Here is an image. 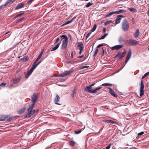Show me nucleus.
<instances>
[{
    "label": "nucleus",
    "instance_id": "29",
    "mask_svg": "<svg viewBox=\"0 0 149 149\" xmlns=\"http://www.w3.org/2000/svg\"><path fill=\"white\" fill-rule=\"evenodd\" d=\"M61 43V42L58 43L56 46H55V47H54L52 48V50H51V51H54L55 50H56L59 47Z\"/></svg>",
    "mask_w": 149,
    "mask_h": 149
},
{
    "label": "nucleus",
    "instance_id": "9",
    "mask_svg": "<svg viewBox=\"0 0 149 149\" xmlns=\"http://www.w3.org/2000/svg\"><path fill=\"white\" fill-rule=\"evenodd\" d=\"M77 90L76 87H75L74 90L70 93V99L71 100H73L74 99L75 95L76 93Z\"/></svg>",
    "mask_w": 149,
    "mask_h": 149
},
{
    "label": "nucleus",
    "instance_id": "33",
    "mask_svg": "<svg viewBox=\"0 0 149 149\" xmlns=\"http://www.w3.org/2000/svg\"><path fill=\"white\" fill-rule=\"evenodd\" d=\"M75 144V142L73 141H71L70 142V144L71 146H74Z\"/></svg>",
    "mask_w": 149,
    "mask_h": 149
},
{
    "label": "nucleus",
    "instance_id": "53",
    "mask_svg": "<svg viewBox=\"0 0 149 149\" xmlns=\"http://www.w3.org/2000/svg\"><path fill=\"white\" fill-rule=\"evenodd\" d=\"M119 41L120 42H122L123 41V38H120L119 39Z\"/></svg>",
    "mask_w": 149,
    "mask_h": 149
},
{
    "label": "nucleus",
    "instance_id": "44",
    "mask_svg": "<svg viewBox=\"0 0 149 149\" xmlns=\"http://www.w3.org/2000/svg\"><path fill=\"white\" fill-rule=\"evenodd\" d=\"M6 83H2L0 84V86L1 87H3L6 85Z\"/></svg>",
    "mask_w": 149,
    "mask_h": 149
},
{
    "label": "nucleus",
    "instance_id": "54",
    "mask_svg": "<svg viewBox=\"0 0 149 149\" xmlns=\"http://www.w3.org/2000/svg\"><path fill=\"white\" fill-rule=\"evenodd\" d=\"M8 4L7 3V2H6L5 4H4V5H3V7L4 6V7L3 8H4Z\"/></svg>",
    "mask_w": 149,
    "mask_h": 149
},
{
    "label": "nucleus",
    "instance_id": "60",
    "mask_svg": "<svg viewBox=\"0 0 149 149\" xmlns=\"http://www.w3.org/2000/svg\"><path fill=\"white\" fill-rule=\"evenodd\" d=\"M146 75H145V74L142 77V79H143L146 77Z\"/></svg>",
    "mask_w": 149,
    "mask_h": 149
},
{
    "label": "nucleus",
    "instance_id": "5",
    "mask_svg": "<svg viewBox=\"0 0 149 149\" xmlns=\"http://www.w3.org/2000/svg\"><path fill=\"white\" fill-rule=\"evenodd\" d=\"M74 70L72 69L68 71H65L64 72L58 74L56 76L57 77H64L73 72Z\"/></svg>",
    "mask_w": 149,
    "mask_h": 149
},
{
    "label": "nucleus",
    "instance_id": "42",
    "mask_svg": "<svg viewBox=\"0 0 149 149\" xmlns=\"http://www.w3.org/2000/svg\"><path fill=\"white\" fill-rule=\"evenodd\" d=\"M112 145V144L111 143L109 144L105 148L106 149H109L111 148V146Z\"/></svg>",
    "mask_w": 149,
    "mask_h": 149
},
{
    "label": "nucleus",
    "instance_id": "46",
    "mask_svg": "<svg viewBox=\"0 0 149 149\" xmlns=\"http://www.w3.org/2000/svg\"><path fill=\"white\" fill-rule=\"evenodd\" d=\"M91 32H90L88 33L86 36V39L87 38H88L89 36L91 34Z\"/></svg>",
    "mask_w": 149,
    "mask_h": 149
},
{
    "label": "nucleus",
    "instance_id": "31",
    "mask_svg": "<svg viewBox=\"0 0 149 149\" xmlns=\"http://www.w3.org/2000/svg\"><path fill=\"white\" fill-rule=\"evenodd\" d=\"M126 12V11L124 10H120L115 11V12H116V13L117 14H120L122 13H124L125 12Z\"/></svg>",
    "mask_w": 149,
    "mask_h": 149
},
{
    "label": "nucleus",
    "instance_id": "36",
    "mask_svg": "<svg viewBox=\"0 0 149 149\" xmlns=\"http://www.w3.org/2000/svg\"><path fill=\"white\" fill-rule=\"evenodd\" d=\"M112 22V21H107L105 23H104V25L105 26L107 25L108 24H110Z\"/></svg>",
    "mask_w": 149,
    "mask_h": 149
},
{
    "label": "nucleus",
    "instance_id": "56",
    "mask_svg": "<svg viewBox=\"0 0 149 149\" xmlns=\"http://www.w3.org/2000/svg\"><path fill=\"white\" fill-rule=\"evenodd\" d=\"M106 31V28H104L103 29V32L104 33Z\"/></svg>",
    "mask_w": 149,
    "mask_h": 149
},
{
    "label": "nucleus",
    "instance_id": "23",
    "mask_svg": "<svg viewBox=\"0 0 149 149\" xmlns=\"http://www.w3.org/2000/svg\"><path fill=\"white\" fill-rule=\"evenodd\" d=\"M140 32L139 30L137 29L135 31L134 33V36L135 38L138 37L139 35Z\"/></svg>",
    "mask_w": 149,
    "mask_h": 149
},
{
    "label": "nucleus",
    "instance_id": "10",
    "mask_svg": "<svg viewBox=\"0 0 149 149\" xmlns=\"http://www.w3.org/2000/svg\"><path fill=\"white\" fill-rule=\"evenodd\" d=\"M38 98V96L36 94H33L32 96V101L33 102L32 104H34V105Z\"/></svg>",
    "mask_w": 149,
    "mask_h": 149
},
{
    "label": "nucleus",
    "instance_id": "57",
    "mask_svg": "<svg viewBox=\"0 0 149 149\" xmlns=\"http://www.w3.org/2000/svg\"><path fill=\"white\" fill-rule=\"evenodd\" d=\"M71 58H72L73 57V52L72 51L71 53Z\"/></svg>",
    "mask_w": 149,
    "mask_h": 149
},
{
    "label": "nucleus",
    "instance_id": "63",
    "mask_svg": "<svg viewBox=\"0 0 149 149\" xmlns=\"http://www.w3.org/2000/svg\"><path fill=\"white\" fill-rule=\"evenodd\" d=\"M147 14L149 16V8L148 9V11L147 12Z\"/></svg>",
    "mask_w": 149,
    "mask_h": 149
},
{
    "label": "nucleus",
    "instance_id": "17",
    "mask_svg": "<svg viewBox=\"0 0 149 149\" xmlns=\"http://www.w3.org/2000/svg\"><path fill=\"white\" fill-rule=\"evenodd\" d=\"M77 47L79 50H83L84 47L83 43L81 42H79L78 44Z\"/></svg>",
    "mask_w": 149,
    "mask_h": 149
},
{
    "label": "nucleus",
    "instance_id": "15",
    "mask_svg": "<svg viewBox=\"0 0 149 149\" xmlns=\"http://www.w3.org/2000/svg\"><path fill=\"white\" fill-rule=\"evenodd\" d=\"M29 58L27 56H25L20 59V61L23 62H26L29 60Z\"/></svg>",
    "mask_w": 149,
    "mask_h": 149
},
{
    "label": "nucleus",
    "instance_id": "2",
    "mask_svg": "<svg viewBox=\"0 0 149 149\" xmlns=\"http://www.w3.org/2000/svg\"><path fill=\"white\" fill-rule=\"evenodd\" d=\"M61 38H63L61 39L62 45L61 49H64L66 48L67 46L68 43V38L67 36L65 35H63L61 36Z\"/></svg>",
    "mask_w": 149,
    "mask_h": 149
},
{
    "label": "nucleus",
    "instance_id": "4",
    "mask_svg": "<svg viewBox=\"0 0 149 149\" xmlns=\"http://www.w3.org/2000/svg\"><path fill=\"white\" fill-rule=\"evenodd\" d=\"M129 27L128 22L126 19L124 20L122 24V29L125 31H127Z\"/></svg>",
    "mask_w": 149,
    "mask_h": 149
},
{
    "label": "nucleus",
    "instance_id": "22",
    "mask_svg": "<svg viewBox=\"0 0 149 149\" xmlns=\"http://www.w3.org/2000/svg\"><path fill=\"white\" fill-rule=\"evenodd\" d=\"M43 51L44 49H43L37 57V59L35 60V61L37 62L38 61L40 58L43 54Z\"/></svg>",
    "mask_w": 149,
    "mask_h": 149
},
{
    "label": "nucleus",
    "instance_id": "35",
    "mask_svg": "<svg viewBox=\"0 0 149 149\" xmlns=\"http://www.w3.org/2000/svg\"><path fill=\"white\" fill-rule=\"evenodd\" d=\"M7 118V121L8 122H10L13 119V117H8V118Z\"/></svg>",
    "mask_w": 149,
    "mask_h": 149
},
{
    "label": "nucleus",
    "instance_id": "7",
    "mask_svg": "<svg viewBox=\"0 0 149 149\" xmlns=\"http://www.w3.org/2000/svg\"><path fill=\"white\" fill-rule=\"evenodd\" d=\"M144 85L143 83V80L142 79L141 80V87L140 90V96L141 97L144 94Z\"/></svg>",
    "mask_w": 149,
    "mask_h": 149
},
{
    "label": "nucleus",
    "instance_id": "25",
    "mask_svg": "<svg viewBox=\"0 0 149 149\" xmlns=\"http://www.w3.org/2000/svg\"><path fill=\"white\" fill-rule=\"evenodd\" d=\"M128 10L131 12L136 13L137 12V10L133 8H128Z\"/></svg>",
    "mask_w": 149,
    "mask_h": 149
},
{
    "label": "nucleus",
    "instance_id": "8",
    "mask_svg": "<svg viewBox=\"0 0 149 149\" xmlns=\"http://www.w3.org/2000/svg\"><path fill=\"white\" fill-rule=\"evenodd\" d=\"M125 51L124 50V52L123 53H121L120 52H119L117 54H116L114 58L118 57V58L120 59L123 58L125 56Z\"/></svg>",
    "mask_w": 149,
    "mask_h": 149
},
{
    "label": "nucleus",
    "instance_id": "34",
    "mask_svg": "<svg viewBox=\"0 0 149 149\" xmlns=\"http://www.w3.org/2000/svg\"><path fill=\"white\" fill-rule=\"evenodd\" d=\"M108 35L107 33H105L103 36H102L101 38H99V40L103 39Z\"/></svg>",
    "mask_w": 149,
    "mask_h": 149
},
{
    "label": "nucleus",
    "instance_id": "12",
    "mask_svg": "<svg viewBox=\"0 0 149 149\" xmlns=\"http://www.w3.org/2000/svg\"><path fill=\"white\" fill-rule=\"evenodd\" d=\"M124 17L121 15H118L115 20V24H117L120 23V21L122 17Z\"/></svg>",
    "mask_w": 149,
    "mask_h": 149
},
{
    "label": "nucleus",
    "instance_id": "32",
    "mask_svg": "<svg viewBox=\"0 0 149 149\" xmlns=\"http://www.w3.org/2000/svg\"><path fill=\"white\" fill-rule=\"evenodd\" d=\"M112 84H109L108 83H104L102 84L101 86H111Z\"/></svg>",
    "mask_w": 149,
    "mask_h": 149
},
{
    "label": "nucleus",
    "instance_id": "45",
    "mask_svg": "<svg viewBox=\"0 0 149 149\" xmlns=\"http://www.w3.org/2000/svg\"><path fill=\"white\" fill-rule=\"evenodd\" d=\"M144 134L143 132H142L138 134V136H141Z\"/></svg>",
    "mask_w": 149,
    "mask_h": 149
},
{
    "label": "nucleus",
    "instance_id": "14",
    "mask_svg": "<svg viewBox=\"0 0 149 149\" xmlns=\"http://www.w3.org/2000/svg\"><path fill=\"white\" fill-rule=\"evenodd\" d=\"M107 88L109 90V92L112 96L116 97H117L118 95L115 94L114 91L111 88L108 87Z\"/></svg>",
    "mask_w": 149,
    "mask_h": 149
},
{
    "label": "nucleus",
    "instance_id": "59",
    "mask_svg": "<svg viewBox=\"0 0 149 149\" xmlns=\"http://www.w3.org/2000/svg\"><path fill=\"white\" fill-rule=\"evenodd\" d=\"M32 2H31V1L30 0H29L28 1V2H27V3L29 4L30 3H31Z\"/></svg>",
    "mask_w": 149,
    "mask_h": 149
},
{
    "label": "nucleus",
    "instance_id": "64",
    "mask_svg": "<svg viewBox=\"0 0 149 149\" xmlns=\"http://www.w3.org/2000/svg\"><path fill=\"white\" fill-rule=\"evenodd\" d=\"M145 74V75H146V76L148 75L149 74V72L146 73Z\"/></svg>",
    "mask_w": 149,
    "mask_h": 149
},
{
    "label": "nucleus",
    "instance_id": "3",
    "mask_svg": "<svg viewBox=\"0 0 149 149\" xmlns=\"http://www.w3.org/2000/svg\"><path fill=\"white\" fill-rule=\"evenodd\" d=\"M21 79V77L19 75L18 77L15 76V78L12 79L10 82H12V84L10 86V87H15L14 85L19 83Z\"/></svg>",
    "mask_w": 149,
    "mask_h": 149
},
{
    "label": "nucleus",
    "instance_id": "48",
    "mask_svg": "<svg viewBox=\"0 0 149 149\" xmlns=\"http://www.w3.org/2000/svg\"><path fill=\"white\" fill-rule=\"evenodd\" d=\"M24 17H22L20 18V19H19L18 21H17V22H19L22 21L23 19H24Z\"/></svg>",
    "mask_w": 149,
    "mask_h": 149
},
{
    "label": "nucleus",
    "instance_id": "49",
    "mask_svg": "<svg viewBox=\"0 0 149 149\" xmlns=\"http://www.w3.org/2000/svg\"><path fill=\"white\" fill-rule=\"evenodd\" d=\"M131 20L132 22V24H134L135 22V20L134 18L133 17L131 19Z\"/></svg>",
    "mask_w": 149,
    "mask_h": 149
},
{
    "label": "nucleus",
    "instance_id": "13",
    "mask_svg": "<svg viewBox=\"0 0 149 149\" xmlns=\"http://www.w3.org/2000/svg\"><path fill=\"white\" fill-rule=\"evenodd\" d=\"M95 83H93L92 84L89 85L88 86H86L84 88V90L86 92H88L89 91L91 90L92 89V88L93 86H94L95 84Z\"/></svg>",
    "mask_w": 149,
    "mask_h": 149
},
{
    "label": "nucleus",
    "instance_id": "1",
    "mask_svg": "<svg viewBox=\"0 0 149 149\" xmlns=\"http://www.w3.org/2000/svg\"><path fill=\"white\" fill-rule=\"evenodd\" d=\"M34 104H32L30 106L28 109V113L26 114L24 116V118H28L32 116L36 112L35 110H33V106Z\"/></svg>",
    "mask_w": 149,
    "mask_h": 149
},
{
    "label": "nucleus",
    "instance_id": "6",
    "mask_svg": "<svg viewBox=\"0 0 149 149\" xmlns=\"http://www.w3.org/2000/svg\"><path fill=\"white\" fill-rule=\"evenodd\" d=\"M126 43L129 45L135 46L139 44V42L136 40L132 39H129L127 40Z\"/></svg>",
    "mask_w": 149,
    "mask_h": 149
},
{
    "label": "nucleus",
    "instance_id": "61",
    "mask_svg": "<svg viewBox=\"0 0 149 149\" xmlns=\"http://www.w3.org/2000/svg\"><path fill=\"white\" fill-rule=\"evenodd\" d=\"M80 50V52H79V54H81V53H82V51L83 50Z\"/></svg>",
    "mask_w": 149,
    "mask_h": 149
},
{
    "label": "nucleus",
    "instance_id": "62",
    "mask_svg": "<svg viewBox=\"0 0 149 149\" xmlns=\"http://www.w3.org/2000/svg\"><path fill=\"white\" fill-rule=\"evenodd\" d=\"M41 62V61H40L39 62H38L37 63H36V64L38 66V65L40 64V63Z\"/></svg>",
    "mask_w": 149,
    "mask_h": 149
},
{
    "label": "nucleus",
    "instance_id": "21",
    "mask_svg": "<svg viewBox=\"0 0 149 149\" xmlns=\"http://www.w3.org/2000/svg\"><path fill=\"white\" fill-rule=\"evenodd\" d=\"M36 62L34 61L33 64H32L31 66V68L30 69V70L31 71L33 72L34 70L36 68L37 66L36 64Z\"/></svg>",
    "mask_w": 149,
    "mask_h": 149
},
{
    "label": "nucleus",
    "instance_id": "50",
    "mask_svg": "<svg viewBox=\"0 0 149 149\" xmlns=\"http://www.w3.org/2000/svg\"><path fill=\"white\" fill-rule=\"evenodd\" d=\"M59 38H57L54 44H56L59 41Z\"/></svg>",
    "mask_w": 149,
    "mask_h": 149
},
{
    "label": "nucleus",
    "instance_id": "20",
    "mask_svg": "<svg viewBox=\"0 0 149 149\" xmlns=\"http://www.w3.org/2000/svg\"><path fill=\"white\" fill-rule=\"evenodd\" d=\"M24 5L23 3H21L20 4L18 5L15 8V10H18L24 7Z\"/></svg>",
    "mask_w": 149,
    "mask_h": 149
},
{
    "label": "nucleus",
    "instance_id": "43",
    "mask_svg": "<svg viewBox=\"0 0 149 149\" xmlns=\"http://www.w3.org/2000/svg\"><path fill=\"white\" fill-rule=\"evenodd\" d=\"M81 132V130H79L78 131H75L74 132L76 134H78L80 133Z\"/></svg>",
    "mask_w": 149,
    "mask_h": 149
},
{
    "label": "nucleus",
    "instance_id": "24",
    "mask_svg": "<svg viewBox=\"0 0 149 149\" xmlns=\"http://www.w3.org/2000/svg\"><path fill=\"white\" fill-rule=\"evenodd\" d=\"M32 72H33L31 71L30 70L29 71H28L27 73L25 74V79H27L31 75Z\"/></svg>",
    "mask_w": 149,
    "mask_h": 149
},
{
    "label": "nucleus",
    "instance_id": "38",
    "mask_svg": "<svg viewBox=\"0 0 149 149\" xmlns=\"http://www.w3.org/2000/svg\"><path fill=\"white\" fill-rule=\"evenodd\" d=\"M106 122L108 123H115L114 121L112 120H106Z\"/></svg>",
    "mask_w": 149,
    "mask_h": 149
},
{
    "label": "nucleus",
    "instance_id": "26",
    "mask_svg": "<svg viewBox=\"0 0 149 149\" xmlns=\"http://www.w3.org/2000/svg\"><path fill=\"white\" fill-rule=\"evenodd\" d=\"M74 19V18H72L70 21H68L66 22H65L63 24L61 25L62 26H65L67 24H68L70 23H71L72 21H73Z\"/></svg>",
    "mask_w": 149,
    "mask_h": 149
},
{
    "label": "nucleus",
    "instance_id": "39",
    "mask_svg": "<svg viewBox=\"0 0 149 149\" xmlns=\"http://www.w3.org/2000/svg\"><path fill=\"white\" fill-rule=\"evenodd\" d=\"M89 67V66H81L80 67V69H82L85 68H87Z\"/></svg>",
    "mask_w": 149,
    "mask_h": 149
},
{
    "label": "nucleus",
    "instance_id": "55",
    "mask_svg": "<svg viewBox=\"0 0 149 149\" xmlns=\"http://www.w3.org/2000/svg\"><path fill=\"white\" fill-rule=\"evenodd\" d=\"M129 59H129V58H128H128H126V60H125V63H127V62H128V61H129Z\"/></svg>",
    "mask_w": 149,
    "mask_h": 149
},
{
    "label": "nucleus",
    "instance_id": "40",
    "mask_svg": "<svg viewBox=\"0 0 149 149\" xmlns=\"http://www.w3.org/2000/svg\"><path fill=\"white\" fill-rule=\"evenodd\" d=\"M93 3L90 2L88 3L86 6V7L88 8L91 6L93 4Z\"/></svg>",
    "mask_w": 149,
    "mask_h": 149
},
{
    "label": "nucleus",
    "instance_id": "16",
    "mask_svg": "<svg viewBox=\"0 0 149 149\" xmlns=\"http://www.w3.org/2000/svg\"><path fill=\"white\" fill-rule=\"evenodd\" d=\"M60 97L58 95L56 96V97L54 99V103L56 104L60 105L61 104L58 103V102L59 101Z\"/></svg>",
    "mask_w": 149,
    "mask_h": 149
},
{
    "label": "nucleus",
    "instance_id": "51",
    "mask_svg": "<svg viewBox=\"0 0 149 149\" xmlns=\"http://www.w3.org/2000/svg\"><path fill=\"white\" fill-rule=\"evenodd\" d=\"M7 2L8 4H9L10 3H11V2H12V3H13V2H12V1L11 0H8L7 1Z\"/></svg>",
    "mask_w": 149,
    "mask_h": 149
},
{
    "label": "nucleus",
    "instance_id": "58",
    "mask_svg": "<svg viewBox=\"0 0 149 149\" xmlns=\"http://www.w3.org/2000/svg\"><path fill=\"white\" fill-rule=\"evenodd\" d=\"M84 57V55H82L81 56H79L78 58H83Z\"/></svg>",
    "mask_w": 149,
    "mask_h": 149
},
{
    "label": "nucleus",
    "instance_id": "27",
    "mask_svg": "<svg viewBox=\"0 0 149 149\" xmlns=\"http://www.w3.org/2000/svg\"><path fill=\"white\" fill-rule=\"evenodd\" d=\"M98 90V89L96 88L94 90L92 89L90 91H89L88 92L91 93H96L97 92V91Z\"/></svg>",
    "mask_w": 149,
    "mask_h": 149
},
{
    "label": "nucleus",
    "instance_id": "19",
    "mask_svg": "<svg viewBox=\"0 0 149 149\" xmlns=\"http://www.w3.org/2000/svg\"><path fill=\"white\" fill-rule=\"evenodd\" d=\"M116 14L115 11H112L110 12H108V13L105 15V17H110L113 14Z\"/></svg>",
    "mask_w": 149,
    "mask_h": 149
},
{
    "label": "nucleus",
    "instance_id": "47",
    "mask_svg": "<svg viewBox=\"0 0 149 149\" xmlns=\"http://www.w3.org/2000/svg\"><path fill=\"white\" fill-rule=\"evenodd\" d=\"M104 46V45L103 44H100L99 45H98L97 47V49H98V48H99L100 47H102V46Z\"/></svg>",
    "mask_w": 149,
    "mask_h": 149
},
{
    "label": "nucleus",
    "instance_id": "18",
    "mask_svg": "<svg viewBox=\"0 0 149 149\" xmlns=\"http://www.w3.org/2000/svg\"><path fill=\"white\" fill-rule=\"evenodd\" d=\"M9 116L7 115H0V121H3L5 120L6 118H8Z\"/></svg>",
    "mask_w": 149,
    "mask_h": 149
},
{
    "label": "nucleus",
    "instance_id": "11",
    "mask_svg": "<svg viewBox=\"0 0 149 149\" xmlns=\"http://www.w3.org/2000/svg\"><path fill=\"white\" fill-rule=\"evenodd\" d=\"M123 47V45H118L111 47L110 49L112 50H118L122 48Z\"/></svg>",
    "mask_w": 149,
    "mask_h": 149
},
{
    "label": "nucleus",
    "instance_id": "41",
    "mask_svg": "<svg viewBox=\"0 0 149 149\" xmlns=\"http://www.w3.org/2000/svg\"><path fill=\"white\" fill-rule=\"evenodd\" d=\"M98 49H96L95 50V51L94 53L93 54V56H95L97 54L98 52Z\"/></svg>",
    "mask_w": 149,
    "mask_h": 149
},
{
    "label": "nucleus",
    "instance_id": "37",
    "mask_svg": "<svg viewBox=\"0 0 149 149\" xmlns=\"http://www.w3.org/2000/svg\"><path fill=\"white\" fill-rule=\"evenodd\" d=\"M96 28H97V25L96 24H94L93 26V29H92L91 30V31L92 32L94 31L96 29Z\"/></svg>",
    "mask_w": 149,
    "mask_h": 149
},
{
    "label": "nucleus",
    "instance_id": "30",
    "mask_svg": "<svg viewBox=\"0 0 149 149\" xmlns=\"http://www.w3.org/2000/svg\"><path fill=\"white\" fill-rule=\"evenodd\" d=\"M132 52L131 49H130L128 52L127 54L126 57L127 58L130 59L131 56Z\"/></svg>",
    "mask_w": 149,
    "mask_h": 149
},
{
    "label": "nucleus",
    "instance_id": "52",
    "mask_svg": "<svg viewBox=\"0 0 149 149\" xmlns=\"http://www.w3.org/2000/svg\"><path fill=\"white\" fill-rule=\"evenodd\" d=\"M21 16V15L20 14H18L15 17V18H17L18 17H20Z\"/></svg>",
    "mask_w": 149,
    "mask_h": 149
},
{
    "label": "nucleus",
    "instance_id": "28",
    "mask_svg": "<svg viewBox=\"0 0 149 149\" xmlns=\"http://www.w3.org/2000/svg\"><path fill=\"white\" fill-rule=\"evenodd\" d=\"M25 108H24L23 109H22L19 110L17 112V113L18 114H21L23 113L25 111Z\"/></svg>",
    "mask_w": 149,
    "mask_h": 149
}]
</instances>
